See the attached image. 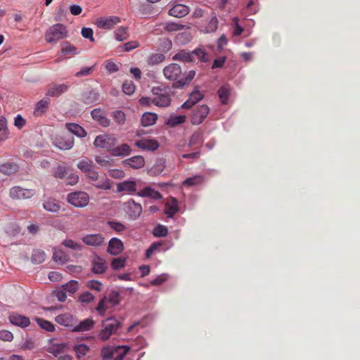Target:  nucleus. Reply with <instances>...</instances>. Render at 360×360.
I'll use <instances>...</instances> for the list:
<instances>
[{
    "label": "nucleus",
    "instance_id": "obj_1",
    "mask_svg": "<svg viewBox=\"0 0 360 360\" xmlns=\"http://www.w3.org/2000/svg\"><path fill=\"white\" fill-rule=\"evenodd\" d=\"M68 31L65 25L56 23L46 31L44 39L47 43L53 44L68 37Z\"/></svg>",
    "mask_w": 360,
    "mask_h": 360
},
{
    "label": "nucleus",
    "instance_id": "obj_2",
    "mask_svg": "<svg viewBox=\"0 0 360 360\" xmlns=\"http://www.w3.org/2000/svg\"><path fill=\"white\" fill-rule=\"evenodd\" d=\"M195 57L202 62H207L209 60L208 53L202 49H197L192 52L182 50L176 53L172 59L182 62H193L195 61Z\"/></svg>",
    "mask_w": 360,
    "mask_h": 360
},
{
    "label": "nucleus",
    "instance_id": "obj_3",
    "mask_svg": "<svg viewBox=\"0 0 360 360\" xmlns=\"http://www.w3.org/2000/svg\"><path fill=\"white\" fill-rule=\"evenodd\" d=\"M153 104L160 108H166L171 104V95L166 88L153 86L151 89Z\"/></svg>",
    "mask_w": 360,
    "mask_h": 360
},
{
    "label": "nucleus",
    "instance_id": "obj_4",
    "mask_svg": "<svg viewBox=\"0 0 360 360\" xmlns=\"http://www.w3.org/2000/svg\"><path fill=\"white\" fill-rule=\"evenodd\" d=\"M103 328L98 334V338L103 340H108L110 336L115 334L120 327V323L115 318H108L102 321Z\"/></svg>",
    "mask_w": 360,
    "mask_h": 360
},
{
    "label": "nucleus",
    "instance_id": "obj_5",
    "mask_svg": "<svg viewBox=\"0 0 360 360\" xmlns=\"http://www.w3.org/2000/svg\"><path fill=\"white\" fill-rule=\"evenodd\" d=\"M117 143L116 137L112 134H101L96 137L94 145L97 148L105 149L111 152Z\"/></svg>",
    "mask_w": 360,
    "mask_h": 360
},
{
    "label": "nucleus",
    "instance_id": "obj_6",
    "mask_svg": "<svg viewBox=\"0 0 360 360\" xmlns=\"http://www.w3.org/2000/svg\"><path fill=\"white\" fill-rule=\"evenodd\" d=\"M68 202L76 207H86L89 202V195L84 191L70 193L67 197Z\"/></svg>",
    "mask_w": 360,
    "mask_h": 360
},
{
    "label": "nucleus",
    "instance_id": "obj_7",
    "mask_svg": "<svg viewBox=\"0 0 360 360\" xmlns=\"http://www.w3.org/2000/svg\"><path fill=\"white\" fill-rule=\"evenodd\" d=\"M129 351V347L127 346H117L111 347L110 346L104 347L101 350V356L104 359H111L114 354L117 352L120 354L115 358L116 360H122Z\"/></svg>",
    "mask_w": 360,
    "mask_h": 360
},
{
    "label": "nucleus",
    "instance_id": "obj_8",
    "mask_svg": "<svg viewBox=\"0 0 360 360\" xmlns=\"http://www.w3.org/2000/svg\"><path fill=\"white\" fill-rule=\"evenodd\" d=\"M53 144L60 150H70L75 144V139L70 134L56 135L53 139Z\"/></svg>",
    "mask_w": 360,
    "mask_h": 360
},
{
    "label": "nucleus",
    "instance_id": "obj_9",
    "mask_svg": "<svg viewBox=\"0 0 360 360\" xmlns=\"http://www.w3.org/2000/svg\"><path fill=\"white\" fill-rule=\"evenodd\" d=\"M35 194L32 189H26L20 186H14L10 189L9 195L11 198L15 200L28 199Z\"/></svg>",
    "mask_w": 360,
    "mask_h": 360
},
{
    "label": "nucleus",
    "instance_id": "obj_10",
    "mask_svg": "<svg viewBox=\"0 0 360 360\" xmlns=\"http://www.w3.org/2000/svg\"><path fill=\"white\" fill-rule=\"evenodd\" d=\"M210 108L206 105L198 106L193 111L191 115V122L193 124H201L207 114L209 113Z\"/></svg>",
    "mask_w": 360,
    "mask_h": 360
},
{
    "label": "nucleus",
    "instance_id": "obj_11",
    "mask_svg": "<svg viewBox=\"0 0 360 360\" xmlns=\"http://www.w3.org/2000/svg\"><path fill=\"white\" fill-rule=\"evenodd\" d=\"M165 77L170 81H175L179 79L181 75V68L176 63H171L163 69Z\"/></svg>",
    "mask_w": 360,
    "mask_h": 360
},
{
    "label": "nucleus",
    "instance_id": "obj_12",
    "mask_svg": "<svg viewBox=\"0 0 360 360\" xmlns=\"http://www.w3.org/2000/svg\"><path fill=\"white\" fill-rule=\"evenodd\" d=\"M119 300V294L117 292L112 293L108 300L106 297L103 298L98 303L96 310L98 311L99 314L101 316H104L106 309L108 308L107 305L108 302L112 303L113 305L118 304Z\"/></svg>",
    "mask_w": 360,
    "mask_h": 360
},
{
    "label": "nucleus",
    "instance_id": "obj_13",
    "mask_svg": "<svg viewBox=\"0 0 360 360\" xmlns=\"http://www.w3.org/2000/svg\"><path fill=\"white\" fill-rule=\"evenodd\" d=\"M91 271L96 274H103L108 269V264L105 260L97 255H94L91 260Z\"/></svg>",
    "mask_w": 360,
    "mask_h": 360
},
{
    "label": "nucleus",
    "instance_id": "obj_14",
    "mask_svg": "<svg viewBox=\"0 0 360 360\" xmlns=\"http://www.w3.org/2000/svg\"><path fill=\"white\" fill-rule=\"evenodd\" d=\"M55 321L58 324L70 328L71 330L77 323L76 319L69 313L62 314L56 316Z\"/></svg>",
    "mask_w": 360,
    "mask_h": 360
},
{
    "label": "nucleus",
    "instance_id": "obj_15",
    "mask_svg": "<svg viewBox=\"0 0 360 360\" xmlns=\"http://www.w3.org/2000/svg\"><path fill=\"white\" fill-rule=\"evenodd\" d=\"M120 22V19L116 16H110L109 18H101L97 20L96 25L101 29H112L115 25Z\"/></svg>",
    "mask_w": 360,
    "mask_h": 360
},
{
    "label": "nucleus",
    "instance_id": "obj_16",
    "mask_svg": "<svg viewBox=\"0 0 360 360\" xmlns=\"http://www.w3.org/2000/svg\"><path fill=\"white\" fill-rule=\"evenodd\" d=\"M84 243L89 246H100L104 242V237L102 234H88L82 238Z\"/></svg>",
    "mask_w": 360,
    "mask_h": 360
},
{
    "label": "nucleus",
    "instance_id": "obj_17",
    "mask_svg": "<svg viewBox=\"0 0 360 360\" xmlns=\"http://www.w3.org/2000/svg\"><path fill=\"white\" fill-rule=\"evenodd\" d=\"M135 146L142 150L154 151L158 148L159 143L155 139H142L136 141Z\"/></svg>",
    "mask_w": 360,
    "mask_h": 360
},
{
    "label": "nucleus",
    "instance_id": "obj_18",
    "mask_svg": "<svg viewBox=\"0 0 360 360\" xmlns=\"http://www.w3.org/2000/svg\"><path fill=\"white\" fill-rule=\"evenodd\" d=\"M127 214L134 219L139 217L142 212V206L134 200H129L126 203Z\"/></svg>",
    "mask_w": 360,
    "mask_h": 360
},
{
    "label": "nucleus",
    "instance_id": "obj_19",
    "mask_svg": "<svg viewBox=\"0 0 360 360\" xmlns=\"http://www.w3.org/2000/svg\"><path fill=\"white\" fill-rule=\"evenodd\" d=\"M124 245L121 240L112 238L110 240L108 246V252L112 255H117L122 252Z\"/></svg>",
    "mask_w": 360,
    "mask_h": 360
},
{
    "label": "nucleus",
    "instance_id": "obj_20",
    "mask_svg": "<svg viewBox=\"0 0 360 360\" xmlns=\"http://www.w3.org/2000/svg\"><path fill=\"white\" fill-rule=\"evenodd\" d=\"M10 322L15 326L26 328L30 324V319L27 316L18 314H11L8 317Z\"/></svg>",
    "mask_w": 360,
    "mask_h": 360
},
{
    "label": "nucleus",
    "instance_id": "obj_21",
    "mask_svg": "<svg viewBox=\"0 0 360 360\" xmlns=\"http://www.w3.org/2000/svg\"><path fill=\"white\" fill-rule=\"evenodd\" d=\"M68 89V86L65 84H51L48 86L46 96L51 97L59 96L63 93L67 91Z\"/></svg>",
    "mask_w": 360,
    "mask_h": 360
},
{
    "label": "nucleus",
    "instance_id": "obj_22",
    "mask_svg": "<svg viewBox=\"0 0 360 360\" xmlns=\"http://www.w3.org/2000/svg\"><path fill=\"white\" fill-rule=\"evenodd\" d=\"M117 191L118 192H127L131 194L136 191V182L135 181L127 180L117 184Z\"/></svg>",
    "mask_w": 360,
    "mask_h": 360
},
{
    "label": "nucleus",
    "instance_id": "obj_23",
    "mask_svg": "<svg viewBox=\"0 0 360 360\" xmlns=\"http://www.w3.org/2000/svg\"><path fill=\"white\" fill-rule=\"evenodd\" d=\"M124 165L132 169H140L145 165V160L141 155H135L123 161Z\"/></svg>",
    "mask_w": 360,
    "mask_h": 360
},
{
    "label": "nucleus",
    "instance_id": "obj_24",
    "mask_svg": "<svg viewBox=\"0 0 360 360\" xmlns=\"http://www.w3.org/2000/svg\"><path fill=\"white\" fill-rule=\"evenodd\" d=\"M190 11L189 8L184 4H176L169 11L171 16L176 18H182L186 16Z\"/></svg>",
    "mask_w": 360,
    "mask_h": 360
},
{
    "label": "nucleus",
    "instance_id": "obj_25",
    "mask_svg": "<svg viewBox=\"0 0 360 360\" xmlns=\"http://www.w3.org/2000/svg\"><path fill=\"white\" fill-rule=\"evenodd\" d=\"M131 149L127 143H122L117 146H113L111 150V155L115 157H125L130 155Z\"/></svg>",
    "mask_w": 360,
    "mask_h": 360
},
{
    "label": "nucleus",
    "instance_id": "obj_26",
    "mask_svg": "<svg viewBox=\"0 0 360 360\" xmlns=\"http://www.w3.org/2000/svg\"><path fill=\"white\" fill-rule=\"evenodd\" d=\"M140 197H147L153 200H159L162 198L160 193L150 186H146L136 193Z\"/></svg>",
    "mask_w": 360,
    "mask_h": 360
},
{
    "label": "nucleus",
    "instance_id": "obj_27",
    "mask_svg": "<svg viewBox=\"0 0 360 360\" xmlns=\"http://www.w3.org/2000/svg\"><path fill=\"white\" fill-rule=\"evenodd\" d=\"M92 118L97 121L101 126L107 127L110 124V120L106 117L101 109H94L91 112Z\"/></svg>",
    "mask_w": 360,
    "mask_h": 360
},
{
    "label": "nucleus",
    "instance_id": "obj_28",
    "mask_svg": "<svg viewBox=\"0 0 360 360\" xmlns=\"http://www.w3.org/2000/svg\"><path fill=\"white\" fill-rule=\"evenodd\" d=\"M68 349V345L66 343L52 344L47 348V352L54 356L58 357L65 354Z\"/></svg>",
    "mask_w": 360,
    "mask_h": 360
},
{
    "label": "nucleus",
    "instance_id": "obj_29",
    "mask_svg": "<svg viewBox=\"0 0 360 360\" xmlns=\"http://www.w3.org/2000/svg\"><path fill=\"white\" fill-rule=\"evenodd\" d=\"M202 98L203 95L199 91H193L190 94L188 99L182 104L181 107L184 109H189Z\"/></svg>",
    "mask_w": 360,
    "mask_h": 360
},
{
    "label": "nucleus",
    "instance_id": "obj_30",
    "mask_svg": "<svg viewBox=\"0 0 360 360\" xmlns=\"http://www.w3.org/2000/svg\"><path fill=\"white\" fill-rule=\"evenodd\" d=\"M94 325V321L91 319H86L82 321H81L79 324L75 325L72 328V331L74 332H82V331H87L93 328Z\"/></svg>",
    "mask_w": 360,
    "mask_h": 360
},
{
    "label": "nucleus",
    "instance_id": "obj_31",
    "mask_svg": "<svg viewBox=\"0 0 360 360\" xmlns=\"http://www.w3.org/2000/svg\"><path fill=\"white\" fill-rule=\"evenodd\" d=\"M66 129L72 134L79 136L84 137L86 136V131L79 124L75 123H66Z\"/></svg>",
    "mask_w": 360,
    "mask_h": 360
},
{
    "label": "nucleus",
    "instance_id": "obj_32",
    "mask_svg": "<svg viewBox=\"0 0 360 360\" xmlns=\"http://www.w3.org/2000/svg\"><path fill=\"white\" fill-rule=\"evenodd\" d=\"M219 25V20L216 16V15L212 13V15L211 16V18L210 19L209 22L204 26V29L202 31L205 33H212L214 32Z\"/></svg>",
    "mask_w": 360,
    "mask_h": 360
},
{
    "label": "nucleus",
    "instance_id": "obj_33",
    "mask_svg": "<svg viewBox=\"0 0 360 360\" xmlns=\"http://www.w3.org/2000/svg\"><path fill=\"white\" fill-rule=\"evenodd\" d=\"M158 119L155 113L145 112L141 117V124L144 127H149L154 124Z\"/></svg>",
    "mask_w": 360,
    "mask_h": 360
},
{
    "label": "nucleus",
    "instance_id": "obj_34",
    "mask_svg": "<svg viewBox=\"0 0 360 360\" xmlns=\"http://www.w3.org/2000/svg\"><path fill=\"white\" fill-rule=\"evenodd\" d=\"M73 351L78 359H82L89 352L90 348L85 344H77L73 347Z\"/></svg>",
    "mask_w": 360,
    "mask_h": 360
},
{
    "label": "nucleus",
    "instance_id": "obj_35",
    "mask_svg": "<svg viewBox=\"0 0 360 360\" xmlns=\"http://www.w3.org/2000/svg\"><path fill=\"white\" fill-rule=\"evenodd\" d=\"M79 169L84 173L89 172L91 168L95 167L92 160H89L87 158L82 159L77 165Z\"/></svg>",
    "mask_w": 360,
    "mask_h": 360
},
{
    "label": "nucleus",
    "instance_id": "obj_36",
    "mask_svg": "<svg viewBox=\"0 0 360 360\" xmlns=\"http://www.w3.org/2000/svg\"><path fill=\"white\" fill-rule=\"evenodd\" d=\"M43 207L49 212H58L60 206L56 200L49 199L43 203Z\"/></svg>",
    "mask_w": 360,
    "mask_h": 360
},
{
    "label": "nucleus",
    "instance_id": "obj_37",
    "mask_svg": "<svg viewBox=\"0 0 360 360\" xmlns=\"http://www.w3.org/2000/svg\"><path fill=\"white\" fill-rule=\"evenodd\" d=\"M70 168L65 165H58L54 169L53 175L56 178L63 179L68 174Z\"/></svg>",
    "mask_w": 360,
    "mask_h": 360
},
{
    "label": "nucleus",
    "instance_id": "obj_38",
    "mask_svg": "<svg viewBox=\"0 0 360 360\" xmlns=\"http://www.w3.org/2000/svg\"><path fill=\"white\" fill-rule=\"evenodd\" d=\"M49 102L48 100H41L39 101L34 108V114L36 116L41 115L44 112L46 111L49 107Z\"/></svg>",
    "mask_w": 360,
    "mask_h": 360
},
{
    "label": "nucleus",
    "instance_id": "obj_39",
    "mask_svg": "<svg viewBox=\"0 0 360 360\" xmlns=\"http://www.w3.org/2000/svg\"><path fill=\"white\" fill-rule=\"evenodd\" d=\"M46 255L41 250H34L32 255V262L34 264H41L46 259Z\"/></svg>",
    "mask_w": 360,
    "mask_h": 360
},
{
    "label": "nucleus",
    "instance_id": "obj_40",
    "mask_svg": "<svg viewBox=\"0 0 360 360\" xmlns=\"http://www.w3.org/2000/svg\"><path fill=\"white\" fill-rule=\"evenodd\" d=\"M219 97L223 104H226L231 94V89L228 86H222L218 91Z\"/></svg>",
    "mask_w": 360,
    "mask_h": 360
},
{
    "label": "nucleus",
    "instance_id": "obj_41",
    "mask_svg": "<svg viewBox=\"0 0 360 360\" xmlns=\"http://www.w3.org/2000/svg\"><path fill=\"white\" fill-rule=\"evenodd\" d=\"M185 121V115H171L167 122V124L169 127H174L178 124H183Z\"/></svg>",
    "mask_w": 360,
    "mask_h": 360
},
{
    "label": "nucleus",
    "instance_id": "obj_42",
    "mask_svg": "<svg viewBox=\"0 0 360 360\" xmlns=\"http://www.w3.org/2000/svg\"><path fill=\"white\" fill-rule=\"evenodd\" d=\"M78 282L75 280H71L62 285V288L65 291V292H68L70 295H73L78 290Z\"/></svg>",
    "mask_w": 360,
    "mask_h": 360
},
{
    "label": "nucleus",
    "instance_id": "obj_43",
    "mask_svg": "<svg viewBox=\"0 0 360 360\" xmlns=\"http://www.w3.org/2000/svg\"><path fill=\"white\" fill-rule=\"evenodd\" d=\"M99 99V94L95 91H90L83 96V101L86 104H93Z\"/></svg>",
    "mask_w": 360,
    "mask_h": 360
},
{
    "label": "nucleus",
    "instance_id": "obj_44",
    "mask_svg": "<svg viewBox=\"0 0 360 360\" xmlns=\"http://www.w3.org/2000/svg\"><path fill=\"white\" fill-rule=\"evenodd\" d=\"M53 259L56 262L64 264L68 261V255L63 250L55 249Z\"/></svg>",
    "mask_w": 360,
    "mask_h": 360
},
{
    "label": "nucleus",
    "instance_id": "obj_45",
    "mask_svg": "<svg viewBox=\"0 0 360 360\" xmlns=\"http://www.w3.org/2000/svg\"><path fill=\"white\" fill-rule=\"evenodd\" d=\"M179 211L176 200H172V202L166 204L165 214L168 217H172Z\"/></svg>",
    "mask_w": 360,
    "mask_h": 360
},
{
    "label": "nucleus",
    "instance_id": "obj_46",
    "mask_svg": "<svg viewBox=\"0 0 360 360\" xmlns=\"http://www.w3.org/2000/svg\"><path fill=\"white\" fill-rule=\"evenodd\" d=\"M203 181V177L200 175H196L192 177L187 178L183 182L184 186H193L199 185Z\"/></svg>",
    "mask_w": 360,
    "mask_h": 360
},
{
    "label": "nucleus",
    "instance_id": "obj_47",
    "mask_svg": "<svg viewBox=\"0 0 360 360\" xmlns=\"http://www.w3.org/2000/svg\"><path fill=\"white\" fill-rule=\"evenodd\" d=\"M165 59V56L162 53H153L148 58V63L150 65H158L163 62Z\"/></svg>",
    "mask_w": 360,
    "mask_h": 360
},
{
    "label": "nucleus",
    "instance_id": "obj_48",
    "mask_svg": "<svg viewBox=\"0 0 360 360\" xmlns=\"http://www.w3.org/2000/svg\"><path fill=\"white\" fill-rule=\"evenodd\" d=\"M128 28L127 27H120L115 32V37L117 41H122L127 39L129 37Z\"/></svg>",
    "mask_w": 360,
    "mask_h": 360
},
{
    "label": "nucleus",
    "instance_id": "obj_49",
    "mask_svg": "<svg viewBox=\"0 0 360 360\" xmlns=\"http://www.w3.org/2000/svg\"><path fill=\"white\" fill-rule=\"evenodd\" d=\"M35 320H36L37 324L41 328L46 330L47 331H49V332H52L55 330V327H54L53 324L52 323H51L50 321L44 320L41 318H38V317L35 318Z\"/></svg>",
    "mask_w": 360,
    "mask_h": 360
},
{
    "label": "nucleus",
    "instance_id": "obj_50",
    "mask_svg": "<svg viewBox=\"0 0 360 360\" xmlns=\"http://www.w3.org/2000/svg\"><path fill=\"white\" fill-rule=\"evenodd\" d=\"M16 170V165L13 163H5L0 165V172L10 175Z\"/></svg>",
    "mask_w": 360,
    "mask_h": 360
},
{
    "label": "nucleus",
    "instance_id": "obj_51",
    "mask_svg": "<svg viewBox=\"0 0 360 360\" xmlns=\"http://www.w3.org/2000/svg\"><path fill=\"white\" fill-rule=\"evenodd\" d=\"M62 52L64 54L76 55L77 54V48L68 42H65L62 46Z\"/></svg>",
    "mask_w": 360,
    "mask_h": 360
},
{
    "label": "nucleus",
    "instance_id": "obj_52",
    "mask_svg": "<svg viewBox=\"0 0 360 360\" xmlns=\"http://www.w3.org/2000/svg\"><path fill=\"white\" fill-rule=\"evenodd\" d=\"M153 235L156 237H165L168 233L167 228L163 225H158L153 229Z\"/></svg>",
    "mask_w": 360,
    "mask_h": 360
},
{
    "label": "nucleus",
    "instance_id": "obj_53",
    "mask_svg": "<svg viewBox=\"0 0 360 360\" xmlns=\"http://www.w3.org/2000/svg\"><path fill=\"white\" fill-rule=\"evenodd\" d=\"M94 186L100 189L103 190H109L111 188V184L108 179L103 178L100 180H98Z\"/></svg>",
    "mask_w": 360,
    "mask_h": 360
},
{
    "label": "nucleus",
    "instance_id": "obj_54",
    "mask_svg": "<svg viewBox=\"0 0 360 360\" xmlns=\"http://www.w3.org/2000/svg\"><path fill=\"white\" fill-rule=\"evenodd\" d=\"M123 92L127 95H131L135 91V85L131 81H126L122 84Z\"/></svg>",
    "mask_w": 360,
    "mask_h": 360
},
{
    "label": "nucleus",
    "instance_id": "obj_55",
    "mask_svg": "<svg viewBox=\"0 0 360 360\" xmlns=\"http://www.w3.org/2000/svg\"><path fill=\"white\" fill-rule=\"evenodd\" d=\"M62 244L66 248H70L74 250H81L82 245L71 239H65L63 241Z\"/></svg>",
    "mask_w": 360,
    "mask_h": 360
},
{
    "label": "nucleus",
    "instance_id": "obj_56",
    "mask_svg": "<svg viewBox=\"0 0 360 360\" xmlns=\"http://www.w3.org/2000/svg\"><path fill=\"white\" fill-rule=\"evenodd\" d=\"M113 118L118 124L124 123L126 117L125 114L122 110H116L113 112Z\"/></svg>",
    "mask_w": 360,
    "mask_h": 360
},
{
    "label": "nucleus",
    "instance_id": "obj_57",
    "mask_svg": "<svg viewBox=\"0 0 360 360\" xmlns=\"http://www.w3.org/2000/svg\"><path fill=\"white\" fill-rule=\"evenodd\" d=\"M125 259L122 257L115 258L112 260L111 266L113 269H120L124 266Z\"/></svg>",
    "mask_w": 360,
    "mask_h": 360
},
{
    "label": "nucleus",
    "instance_id": "obj_58",
    "mask_svg": "<svg viewBox=\"0 0 360 360\" xmlns=\"http://www.w3.org/2000/svg\"><path fill=\"white\" fill-rule=\"evenodd\" d=\"M185 27V25L177 24L174 22L167 23L165 26V30L168 32H174L183 30Z\"/></svg>",
    "mask_w": 360,
    "mask_h": 360
},
{
    "label": "nucleus",
    "instance_id": "obj_59",
    "mask_svg": "<svg viewBox=\"0 0 360 360\" xmlns=\"http://www.w3.org/2000/svg\"><path fill=\"white\" fill-rule=\"evenodd\" d=\"M66 176L67 184L72 186L78 183L79 176L77 174L69 172L68 174Z\"/></svg>",
    "mask_w": 360,
    "mask_h": 360
},
{
    "label": "nucleus",
    "instance_id": "obj_60",
    "mask_svg": "<svg viewBox=\"0 0 360 360\" xmlns=\"http://www.w3.org/2000/svg\"><path fill=\"white\" fill-rule=\"evenodd\" d=\"M81 34L84 38L89 39L91 41H94L93 37L94 31L90 27H83L81 31Z\"/></svg>",
    "mask_w": 360,
    "mask_h": 360
},
{
    "label": "nucleus",
    "instance_id": "obj_61",
    "mask_svg": "<svg viewBox=\"0 0 360 360\" xmlns=\"http://www.w3.org/2000/svg\"><path fill=\"white\" fill-rule=\"evenodd\" d=\"M109 175L112 178L121 179L125 176V172L122 169H115L110 170Z\"/></svg>",
    "mask_w": 360,
    "mask_h": 360
},
{
    "label": "nucleus",
    "instance_id": "obj_62",
    "mask_svg": "<svg viewBox=\"0 0 360 360\" xmlns=\"http://www.w3.org/2000/svg\"><path fill=\"white\" fill-rule=\"evenodd\" d=\"M94 296L91 292H89L88 291L82 293L79 297V300L83 303H89V302H92L94 300Z\"/></svg>",
    "mask_w": 360,
    "mask_h": 360
},
{
    "label": "nucleus",
    "instance_id": "obj_63",
    "mask_svg": "<svg viewBox=\"0 0 360 360\" xmlns=\"http://www.w3.org/2000/svg\"><path fill=\"white\" fill-rule=\"evenodd\" d=\"M108 225L110 226V227L111 229H112L113 230H115L117 232H122V231H124L126 229L124 225H123L122 224H121L120 222H118V221H108Z\"/></svg>",
    "mask_w": 360,
    "mask_h": 360
},
{
    "label": "nucleus",
    "instance_id": "obj_64",
    "mask_svg": "<svg viewBox=\"0 0 360 360\" xmlns=\"http://www.w3.org/2000/svg\"><path fill=\"white\" fill-rule=\"evenodd\" d=\"M86 286L91 290L100 292L101 290L102 283L98 281L92 280L87 283Z\"/></svg>",
    "mask_w": 360,
    "mask_h": 360
}]
</instances>
